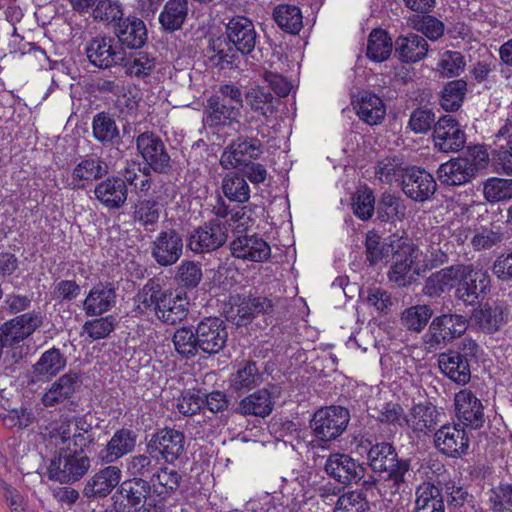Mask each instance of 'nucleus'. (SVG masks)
<instances>
[{
  "label": "nucleus",
  "instance_id": "47",
  "mask_svg": "<svg viewBox=\"0 0 512 512\" xmlns=\"http://www.w3.org/2000/svg\"><path fill=\"white\" fill-rule=\"evenodd\" d=\"M272 17L283 31L298 34L303 26V16L300 8L292 4H279L274 7Z\"/></svg>",
  "mask_w": 512,
  "mask_h": 512
},
{
  "label": "nucleus",
  "instance_id": "32",
  "mask_svg": "<svg viewBox=\"0 0 512 512\" xmlns=\"http://www.w3.org/2000/svg\"><path fill=\"white\" fill-rule=\"evenodd\" d=\"M463 264L451 265L432 273L425 281L423 293L429 297H439L461 282L465 271Z\"/></svg>",
  "mask_w": 512,
  "mask_h": 512
},
{
  "label": "nucleus",
  "instance_id": "64",
  "mask_svg": "<svg viewBox=\"0 0 512 512\" xmlns=\"http://www.w3.org/2000/svg\"><path fill=\"white\" fill-rule=\"evenodd\" d=\"M488 501L493 512H512V484H500L491 489Z\"/></svg>",
  "mask_w": 512,
  "mask_h": 512
},
{
  "label": "nucleus",
  "instance_id": "20",
  "mask_svg": "<svg viewBox=\"0 0 512 512\" xmlns=\"http://www.w3.org/2000/svg\"><path fill=\"white\" fill-rule=\"evenodd\" d=\"M128 187L121 176H109L101 179L94 187V196L108 210H120L126 205Z\"/></svg>",
  "mask_w": 512,
  "mask_h": 512
},
{
  "label": "nucleus",
  "instance_id": "61",
  "mask_svg": "<svg viewBox=\"0 0 512 512\" xmlns=\"http://www.w3.org/2000/svg\"><path fill=\"white\" fill-rule=\"evenodd\" d=\"M483 194L490 203L512 198V179L488 178L483 184Z\"/></svg>",
  "mask_w": 512,
  "mask_h": 512
},
{
  "label": "nucleus",
  "instance_id": "26",
  "mask_svg": "<svg viewBox=\"0 0 512 512\" xmlns=\"http://www.w3.org/2000/svg\"><path fill=\"white\" fill-rule=\"evenodd\" d=\"M435 445L441 453L456 457L467 452L469 438L462 425L446 424L435 433Z\"/></svg>",
  "mask_w": 512,
  "mask_h": 512
},
{
  "label": "nucleus",
  "instance_id": "59",
  "mask_svg": "<svg viewBox=\"0 0 512 512\" xmlns=\"http://www.w3.org/2000/svg\"><path fill=\"white\" fill-rule=\"evenodd\" d=\"M195 329L183 326L178 328L172 337L175 351L183 358L190 359L200 353L196 344Z\"/></svg>",
  "mask_w": 512,
  "mask_h": 512
},
{
  "label": "nucleus",
  "instance_id": "43",
  "mask_svg": "<svg viewBox=\"0 0 512 512\" xmlns=\"http://www.w3.org/2000/svg\"><path fill=\"white\" fill-rule=\"evenodd\" d=\"M93 137L104 147L115 146L121 142L116 121L106 112L97 113L92 121Z\"/></svg>",
  "mask_w": 512,
  "mask_h": 512
},
{
  "label": "nucleus",
  "instance_id": "51",
  "mask_svg": "<svg viewBox=\"0 0 512 512\" xmlns=\"http://www.w3.org/2000/svg\"><path fill=\"white\" fill-rule=\"evenodd\" d=\"M365 249L367 261L370 265L374 266L387 259L390 254L393 255L397 249V240H391L390 242L382 241L380 235L375 231H369L366 234Z\"/></svg>",
  "mask_w": 512,
  "mask_h": 512
},
{
  "label": "nucleus",
  "instance_id": "11",
  "mask_svg": "<svg viewBox=\"0 0 512 512\" xmlns=\"http://www.w3.org/2000/svg\"><path fill=\"white\" fill-rule=\"evenodd\" d=\"M415 246L408 239H397V249L393 253L388 279L398 287L411 285L418 273L412 269L415 260Z\"/></svg>",
  "mask_w": 512,
  "mask_h": 512
},
{
  "label": "nucleus",
  "instance_id": "49",
  "mask_svg": "<svg viewBox=\"0 0 512 512\" xmlns=\"http://www.w3.org/2000/svg\"><path fill=\"white\" fill-rule=\"evenodd\" d=\"M416 512H445L441 490L432 483H423L416 490Z\"/></svg>",
  "mask_w": 512,
  "mask_h": 512
},
{
  "label": "nucleus",
  "instance_id": "56",
  "mask_svg": "<svg viewBox=\"0 0 512 512\" xmlns=\"http://www.w3.org/2000/svg\"><path fill=\"white\" fill-rule=\"evenodd\" d=\"M272 311V301L262 296L244 297L237 305V315L244 323L252 320L253 317L260 313L270 314Z\"/></svg>",
  "mask_w": 512,
  "mask_h": 512
},
{
  "label": "nucleus",
  "instance_id": "13",
  "mask_svg": "<svg viewBox=\"0 0 512 512\" xmlns=\"http://www.w3.org/2000/svg\"><path fill=\"white\" fill-rule=\"evenodd\" d=\"M324 470L329 477L345 486L360 482L366 474L364 464L345 453L330 454Z\"/></svg>",
  "mask_w": 512,
  "mask_h": 512
},
{
  "label": "nucleus",
  "instance_id": "16",
  "mask_svg": "<svg viewBox=\"0 0 512 512\" xmlns=\"http://www.w3.org/2000/svg\"><path fill=\"white\" fill-rule=\"evenodd\" d=\"M455 416L458 424L478 430L486 421L481 400L469 389H462L454 396Z\"/></svg>",
  "mask_w": 512,
  "mask_h": 512
},
{
  "label": "nucleus",
  "instance_id": "63",
  "mask_svg": "<svg viewBox=\"0 0 512 512\" xmlns=\"http://www.w3.org/2000/svg\"><path fill=\"white\" fill-rule=\"evenodd\" d=\"M210 49L213 54L210 61L219 69L232 67L238 56L233 45H227L226 40L216 39L211 42Z\"/></svg>",
  "mask_w": 512,
  "mask_h": 512
},
{
  "label": "nucleus",
  "instance_id": "42",
  "mask_svg": "<svg viewBox=\"0 0 512 512\" xmlns=\"http://www.w3.org/2000/svg\"><path fill=\"white\" fill-rule=\"evenodd\" d=\"M273 410L271 393L263 388L244 397L238 404L236 412L247 416H257L265 418Z\"/></svg>",
  "mask_w": 512,
  "mask_h": 512
},
{
  "label": "nucleus",
  "instance_id": "4",
  "mask_svg": "<svg viewBox=\"0 0 512 512\" xmlns=\"http://www.w3.org/2000/svg\"><path fill=\"white\" fill-rule=\"evenodd\" d=\"M349 421V410L333 405L317 410L311 419L310 427L319 440L332 441L343 434Z\"/></svg>",
  "mask_w": 512,
  "mask_h": 512
},
{
  "label": "nucleus",
  "instance_id": "31",
  "mask_svg": "<svg viewBox=\"0 0 512 512\" xmlns=\"http://www.w3.org/2000/svg\"><path fill=\"white\" fill-rule=\"evenodd\" d=\"M189 313V301L186 297V293L182 291H174L168 289L166 296L163 297V301L156 319L165 325H177L184 321Z\"/></svg>",
  "mask_w": 512,
  "mask_h": 512
},
{
  "label": "nucleus",
  "instance_id": "22",
  "mask_svg": "<svg viewBox=\"0 0 512 512\" xmlns=\"http://www.w3.org/2000/svg\"><path fill=\"white\" fill-rule=\"evenodd\" d=\"M489 286L490 275L486 270L466 265L461 282L456 289V295L463 302L473 304L486 295Z\"/></svg>",
  "mask_w": 512,
  "mask_h": 512
},
{
  "label": "nucleus",
  "instance_id": "15",
  "mask_svg": "<svg viewBox=\"0 0 512 512\" xmlns=\"http://www.w3.org/2000/svg\"><path fill=\"white\" fill-rule=\"evenodd\" d=\"M432 139L436 150L458 152L465 146L466 134L455 118L445 115L434 124Z\"/></svg>",
  "mask_w": 512,
  "mask_h": 512
},
{
  "label": "nucleus",
  "instance_id": "6",
  "mask_svg": "<svg viewBox=\"0 0 512 512\" xmlns=\"http://www.w3.org/2000/svg\"><path fill=\"white\" fill-rule=\"evenodd\" d=\"M231 255L250 262H264L271 257L270 245L256 233L249 234L247 228L233 230L229 244Z\"/></svg>",
  "mask_w": 512,
  "mask_h": 512
},
{
  "label": "nucleus",
  "instance_id": "60",
  "mask_svg": "<svg viewBox=\"0 0 512 512\" xmlns=\"http://www.w3.org/2000/svg\"><path fill=\"white\" fill-rule=\"evenodd\" d=\"M153 455L137 454L130 457L126 463V471L132 478H143L151 480L157 469V462L152 459Z\"/></svg>",
  "mask_w": 512,
  "mask_h": 512
},
{
  "label": "nucleus",
  "instance_id": "58",
  "mask_svg": "<svg viewBox=\"0 0 512 512\" xmlns=\"http://www.w3.org/2000/svg\"><path fill=\"white\" fill-rule=\"evenodd\" d=\"M433 315L428 305H415L406 308L401 314L402 325L410 331L421 332Z\"/></svg>",
  "mask_w": 512,
  "mask_h": 512
},
{
  "label": "nucleus",
  "instance_id": "40",
  "mask_svg": "<svg viewBox=\"0 0 512 512\" xmlns=\"http://www.w3.org/2000/svg\"><path fill=\"white\" fill-rule=\"evenodd\" d=\"M189 12V0H167L159 14V23L165 32L180 30Z\"/></svg>",
  "mask_w": 512,
  "mask_h": 512
},
{
  "label": "nucleus",
  "instance_id": "18",
  "mask_svg": "<svg viewBox=\"0 0 512 512\" xmlns=\"http://www.w3.org/2000/svg\"><path fill=\"white\" fill-rule=\"evenodd\" d=\"M227 45H233L242 55L250 54L257 41V32L253 22L245 16L232 17L225 25Z\"/></svg>",
  "mask_w": 512,
  "mask_h": 512
},
{
  "label": "nucleus",
  "instance_id": "28",
  "mask_svg": "<svg viewBox=\"0 0 512 512\" xmlns=\"http://www.w3.org/2000/svg\"><path fill=\"white\" fill-rule=\"evenodd\" d=\"M137 434L128 428L118 429L111 439L97 453L100 464H112L131 453L136 446Z\"/></svg>",
  "mask_w": 512,
  "mask_h": 512
},
{
  "label": "nucleus",
  "instance_id": "54",
  "mask_svg": "<svg viewBox=\"0 0 512 512\" xmlns=\"http://www.w3.org/2000/svg\"><path fill=\"white\" fill-rule=\"evenodd\" d=\"M393 48L392 39L383 29H374L369 35L367 44V57L375 62H382L389 58Z\"/></svg>",
  "mask_w": 512,
  "mask_h": 512
},
{
  "label": "nucleus",
  "instance_id": "29",
  "mask_svg": "<svg viewBox=\"0 0 512 512\" xmlns=\"http://www.w3.org/2000/svg\"><path fill=\"white\" fill-rule=\"evenodd\" d=\"M150 486L148 480L143 478H131L123 481L113 496L116 499L115 504L118 503V497H121L126 500V504H119V509L122 512L140 511L151 492Z\"/></svg>",
  "mask_w": 512,
  "mask_h": 512
},
{
  "label": "nucleus",
  "instance_id": "14",
  "mask_svg": "<svg viewBox=\"0 0 512 512\" xmlns=\"http://www.w3.org/2000/svg\"><path fill=\"white\" fill-rule=\"evenodd\" d=\"M43 324L40 312L31 311L16 316L0 326V341L9 347H15L32 335Z\"/></svg>",
  "mask_w": 512,
  "mask_h": 512
},
{
  "label": "nucleus",
  "instance_id": "46",
  "mask_svg": "<svg viewBox=\"0 0 512 512\" xmlns=\"http://www.w3.org/2000/svg\"><path fill=\"white\" fill-rule=\"evenodd\" d=\"M244 96L250 109L265 118H269L277 111L275 103L278 100L263 86L251 87Z\"/></svg>",
  "mask_w": 512,
  "mask_h": 512
},
{
  "label": "nucleus",
  "instance_id": "2",
  "mask_svg": "<svg viewBox=\"0 0 512 512\" xmlns=\"http://www.w3.org/2000/svg\"><path fill=\"white\" fill-rule=\"evenodd\" d=\"M367 460L374 473L385 477L383 488L390 487L394 491H400L410 471L409 459L399 458L392 444L380 442L369 448Z\"/></svg>",
  "mask_w": 512,
  "mask_h": 512
},
{
  "label": "nucleus",
  "instance_id": "52",
  "mask_svg": "<svg viewBox=\"0 0 512 512\" xmlns=\"http://www.w3.org/2000/svg\"><path fill=\"white\" fill-rule=\"evenodd\" d=\"M376 215L381 222L401 221L405 218L406 206L400 197L385 192L379 200Z\"/></svg>",
  "mask_w": 512,
  "mask_h": 512
},
{
  "label": "nucleus",
  "instance_id": "9",
  "mask_svg": "<svg viewBox=\"0 0 512 512\" xmlns=\"http://www.w3.org/2000/svg\"><path fill=\"white\" fill-rule=\"evenodd\" d=\"M85 54L91 65L98 69H108L124 61V52L116 39L110 35L91 38L85 46Z\"/></svg>",
  "mask_w": 512,
  "mask_h": 512
},
{
  "label": "nucleus",
  "instance_id": "25",
  "mask_svg": "<svg viewBox=\"0 0 512 512\" xmlns=\"http://www.w3.org/2000/svg\"><path fill=\"white\" fill-rule=\"evenodd\" d=\"M115 39L118 45L136 50L141 49L148 40L146 24L135 15H128L114 27Z\"/></svg>",
  "mask_w": 512,
  "mask_h": 512
},
{
  "label": "nucleus",
  "instance_id": "7",
  "mask_svg": "<svg viewBox=\"0 0 512 512\" xmlns=\"http://www.w3.org/2000/svg\"><path fill=\"white\" fill-rule=\"evenodd\" d=\"M150 455H159L168 464H173L185 451V435L182 431L164 427L154 432L147 445Z\"/></svg>",
  "mask_w": 512,
  "mask_h": 512
},
{
  "label": "nucleus",
  "instance_id": "45",
  "mask_svg": "<svg viewBox=\"0 0 512 512\" xmlns=\"http://www.w3.org/2000/svg\"><path fill=\"white\" fill-rule=\"evenodd\" d=\"M439 412L432 404H418L412 407L407 426L415 432H431L438 424Z\"/></svg>",
  "mask_w": 512,
  "mask_h": 512
},
{
  "label": "nucleus",
  "instance_id": "30",
  "mask_svg": "<svg viewBox=\"0 0 512 512\" xmlns=\"http://www.w3.org/2000/svg\"><path fill=\"white\" fill-rule=\"evenodd\" d=\"M510 309L503 301L495 302L493 305L485 304L474 310L472 319L477 327L486 334L497 332L508 322Z\"/></svg>",
  "mask_w": 512,
  "mask_h": 512
},
{
  "label": "nucleus",
  "instance_id": "23",
  "mask_svg": "<svg viewBox=\"0 0 512 512\" xmlns=\"http://www.w3.org/2000/svg\"><path fill=\"white\" fill-rule=\"evenodd\" d=\"M168 289L163 287L159 279L150 278L133 297L134 315L148 316L153 314L156 317Z\"/></svg>",
  "mask_w": 512,
  "mask_h": 512
},
{
  "label": "nucleus",
  "instance_id": "24",
  "mask_svg": "<svg viewBox=\"0 0 512 512\" xmlns=\"http://www.w3.org/2000/svg\"><path fill=\"white\" fill-rule=\"evenodd\" d=\"M82 384L79 373L69 371L56 379L41 397L44 407L51 408L70 401Z\"/></svg>",
  "mask_w": 512,
  "mask_h": 512
},
{
  "label": "nucleus",
  "instance_id": "8",
  "mask_svg": "<svg viewBox=\"0 0 512 512\" xmlns=\"http://www.w3.org/2000/svg\"><path fill=\"white\" fill-rule=\"evenodd\" d=\"M195 337L200 353L215 355L222 351L228 340L225 321L218 317H204L195 327Z\"/></svg>",
  "mask_w": 512,
  "mask_h": 512
},
{
  "label": "nucleus",
  "instance_id": "19",
  "mask_svg": "<svg viewBox=\"0 0 512 512\" xmlns=\"http://www.w3.org/2000/svg\"><path fill=\"white\" fill-rule=\"evenodd\" d=\"M182 252V236L174 229L161 231L152 243V257L157 264L163 267L175 264L180 259Z\"/></svg>",
  "mask_w": 512,
  "mask_h": 512
},
{
  "label": "nucleus",
  "instance_id": "17",
  "mask_svg": "<svg viewBox=\"0 0 512 512\" xmlns=\"http://www.w3.org/2000/svg\"><path fill=\"white\" fill-rule=\"evenodd\" d=\"M400 185L407 198L419 203L430 200L437 190L434 177L419 167L406 169Z\"/></svg>",
  "mask_w": 512,
  "mask_h": 512
},
{
  "label": "nucleus",
  "instance_id": "27",
  "mask_svg": "<svg viewBox=\"0 0 512 512\" xmlns=\"http://www.w3.org/2000/svg\"><path fill=\"white\" fill-rule=\"evenodd\" d=\"M121 469L109 464L94 473L86 481L83 495L88 499H102L107 497L121 481Z\"/></svg>",
  "mask_w": 512,
  "mask_h": 512
},
{
  "label": "nucleus",
  "instance_id": "39",
  "mask_svg": "<svg viewBox=\"0 0 512 512\" xmlns=\"http://www.w3.org/2000/svg\"><path fill=\"white\" fill-rule=\"evenodd\" d=\"M438 365L441 372L453 382L465 385L470 381V364L452 350L439 354Z\"/></svg>",
  "mask_w": 512,
  "mask_h": 512
},
{
  "label": "nucleus",
  "instance_id": "35",
  "mask_svg": "<svg viewBox=\"0 0 512 512\" xmlns=\"http://www.w3.org/2000/svg\"><path fill=\"white\" fill-rule=\"evenodd\" d=\"M475 171V164L470 159L459 157L441 164L437 175L442 184L457 186L470 181Z\"/></svg>",
  "mask_w": 512,
  "mask_h": 512
},
{
  "label": "nucleus",
  "instance_id": "34",
  "mask_svg": "<svg viewBox=\"0 0 512 512\" xmlns=\"http://www.w3.org/2000/svg\"><path fill=\"white\" fill-rule=\"evenodd\" d=\"M116 304V290L111 283H99L88 293L83 302V310L87 316H100Z\"/></svg>",
  "mask_w": 512,
  "mask_h": 512
},
{
  "label": "nucleus",
  "instance_id": "53",
  "mask_svg": "<svg viewBox=\"0 0 512 512\" xmlns=\"http://www.w3.org/2000/svg\"><path fill=\"white\" fill-rule=\"evenodd\" d=\"M222 192L230 201L245 203L250 198V188L243 175L227 173L222 179Z\"/></svg>",
  "mask_w": 512,
  "mask_h": 512
},
{
  "label": "nucleus",
  "instance_id": "38",
  "mask_svg": "<svg viewBox=\"0 0 512 512\" xmlns=\"http://www.w3.org/2000/svg\"><path fill=\"white\" fill-rule=\"evenodd\" d=\"M428 50V42L419 34L400 35L395 41V53L405 63H415L422 60L427 55Z\"/></svg>",
  "mask_w": 512,
  "mask_h": 512
},
{
  "label": "nucleus",
  "instance_id": "12",
  "mask_svg": "<svg viewBox=\"0 0 512 512\" xmlns=\"http://www.w3.org/2000/svg\"><path fill=\"white\" fill-rule=\"evenodd\" d=\"M262 152L263 146L259 139L239 136L225 148L220 158V164L225 169L248 166Z\"/></svg>",
  "mask_w": 512,
  "mask_h": 512
},
{
  "label": "nucleus",
  "instance_id": "10",
  "mask_svg": "<svg viewBox=\"0 0 512 512\" xmlns=\"http://www.w3.org/2000/svg\"><path fill=\"white\" fill-rule=\"evenodd\" d=\"M137 150L147 164L145 170H153L159 174L168 173L171 169V158L162 139L152 132L141 133L136 138Z\"/></svg>",
  "mask_w": 512,
  "mask_h": 512
},
{
  "label": "nucleus",
  "instance_id": "50",
  "mask_svg": "<svg viewBox=\"0 0 512 512\" xmlns=\"http://www.w3.org/2000/svg\"><path fill=\"white\" fill-rule=\"evenodd\" d=\"M122 64L125 73L138 79H144L152 74L156 68V59L147 52L139 51L124 56Z\"/></svg>",
  "mask_w": 512,
  "mask_h": 512
},
{
  "label": "nucleus",
  "instance_id": "44",
  "mask_svg": "<svg viewBox=\"0 0 512 512\" xmlns=\"http://www.w3.org/2000/svg\"><path fill=\"white\" fill-rule=\"evenodd\" d=\"M182 482V475L168 467H157L148 484L150 489L160 497L170 496L175 493Z\"/></svg>",
  "mask_w": 512,
  "mask_h": 512
},
{
  "label": "nucleus",
  "instance_id": "57",
  "mask_svg": "<svg viewBox=\"0 0 512 512\" xmlns=\"http://www.w3.org/2000/svg\"><path fill=\"white\" fill-rule=\"evenodd\" d=\"M467 91V83L462 80H452L442 89L440 95V105L445 111L458 110L464 100Z\"/></svg>",
  "mask_w": 512,
  "mask_h": 512
},
{
  "label": "nucleus",
  "instance_id": "33",
  "mask_svg": "<svg viewBox=\"0 0 512 512\" xmlns=\"http://www.w3.org/2000/svg\"><path fill=\"white\" fill-rule=\"evenodd\" d=\"M66 363V357L60 349L53 347L45 351L32 366L28 383L36 384L43 380H51L65 368Z\"/></svg>",
  "mask_w": 512,
  "mask_h": 512
},
{
  "label": "nucleus",
  "instance_id": "3",
  "mask_svg": "<svg viewBox=\"0 0 512 512\" xmlns=\"http://www.w3.org/2000/svg\"><path fill=\"white\" fill-rule=\"evenodd\" d=\"M468 328V320L457 313H445L433 318L422 337L423 347L428 353L443 349L456 338H460Z\"/></svg>",
  "mask_w": 512,
  "mask_h": 512
},
{
  "label": "nucleus",
  "instance_id": "48",
  "mask_svg": "<svg viewBox=\"0 0 512 512\" xmlns=\"http://www.w3.org/2000/svg\"><path fill=\"white\" fill-rule=\"evenodd\" d=\"M262 382L260 374L255 362L245 361L238 367L235 373L230 376V387L239 393L249 391Z\"/></svg>",
  "mask_w": 512,
  "mask_h": 512
},
{
  "label": "nucleus",
  "instance_id": "36",
  "mask_svg": "<svg viewBox=\"0 0 512 512\" xmlns=\"http://www.w3.org/2000/svg\"><path fill=\"white\" fill-rule=\"evenodd\" d=\"M512 122L507 120L495 134L493 160L496 167L506 174H512Z\"/></svg>",
  "mask_w": 512,
  "mask_h": 512
},
{
  "label": "nucleus",
  "instance_id": "55",
  "mask_svg": "<svg viewBox=\"0 0 512 512\" xmlns=\"http://www.w3.org/2000/svg\"><path fill=\"white\" fill-rule=\"evenodd\" d=\"M93 7V19L105 25L115 27L124 18V8L119 0H96Z\"/></svg>",
  "mask_w": 512,
  "mask_h": 512
},
{
  "label": "nucleus",
  "instance_id": "62",
  "mask_svg": "<svg viewBox=\"0 0 512 512\" xmlns=\"http://www.w3.org/2000/svg\"><path fill=\"white\" fill-rule=\"evenodd\" d=\"M370 502L362 491H348L338 497L333 512H369Z\"/></svg>",
  "mask_w": 512,
  "mask_h": 512
},
{
  "label": "nucleus",
  "instance_id": "37",
  "mask_svg": "<svg viewBox=\"0 0 512 512\" xmlns=\"http://www.w3.org/2000/svg\"><path fill=\"white\" fill-rule=\"evenodd\" d=\"M204 114V123L208 127H224L238 123L241 111L238 107L222 103L218 97H209Z\"/></svg>",
  "mask_w": 512,
  "mask_h": 512
},
{
  "label": "nucleus",
  "instance_id": "41",
  "mask_svg": "<svg viewBox=\"0 0 512 512\" xmlns=\"http://www.w3.org/2000/svg\"><path fill=\"white\" fill-rule=\"evenodd\" d=\"M354 109L358 117L369 125L381 123L386 115L385 105L381 98L370 92L360 94Z\"/></svg>",
  "mask_w": 512,
  "mask_h": 512
},
{
  "label": "nucleus",
  "instance_id": "1",
  "mask_svg": "<svg viewBox=\"0 0 512 512\" xmlns=\"http://www.w3.org/2000/svg\"><path fill=\"white\" fill-rule=\"evenodd\" d=\"M49 434L58 448L50 460L49 479L66 484L82 479L91 466L85 451L95 440L92 426L81 417L65 418Z\"/></svg>",
  "mask_w": 512,
  "mask_h": 512
},
{
  "label": "nucleus",
  "instance_id": "21",
  "mask_svg": "<svg viewBox=\"0 0 512 512\" xmlns=\"http://www.w3.org/2000/svg\"><path fill=\"white\" fill-rule=\"evenodd\" d=\"M108 172V165L102 158L88 155L73 168L68 186L72 190H83L93 182L104 178Z\"/></svg>",
  "mask_w": 512,
  "mask_h": 512
},
{
  "label": "nucleus",
  "instance_id": "5",
  "mask_svg": "<svg viewBox=\"0 0 512 512\" xmlns=\"http://www.w3.org/2000/svg\"><path fill=\"white\" fill-rule=\"evenodd\" d=\"M228 231L227 221L210 219L190 233L187 247L198 254L215 251L226 243Z\"/></svg>",
  "mask_w": 512,
  "mask_h": 512
}]
</instances>
